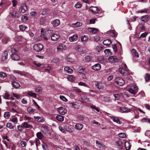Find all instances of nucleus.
I'll use <instances>...</instances> for the list:
<instances>
[{
  "label": "nucleus",
  "mask_w": 150,
  "mask_h": 150,
  "mask_svg": "<svg viewBox=\"0 0 150 150\" xmlns=\"http://www.w3.org/2000/svg\"><path fill=\"white\" fill-rule=\"evenodd\" d=\"M12 54L11 57L12 59L13 60L17 61L19 59L20 57L17 54V51L15 49H12L11 50Z\"/></svg>",
  "instance_id": "1"
},
{
  "label": "nucleus",
  "mask_w": 150,
  "mask_h": 150,
  "mask_svg": "<svg viewBox=\"0 0 150 150\" xmlns=\"http://www.w3.org/2000/svg\"><path fill=\"white\" fill-rule=\"evenodd\" d=\"M138 87L135 85H132L129 89V92L132 94L135 95L138 91Z\"/></svg>",
  "instance_id": "2"
},
{
  "label": "nucleus",
  "mask_w": 150,
  "mask_h": 150,
  "mask_svg": "<svg viewBox=\"0 0 150 150\" xmlns=\"http://www.w3.org/2000/svg\"><path fill=\"white\" fill-rule=\"evenodd\" d=\"M115 81L117 85L120 86L123 85L125 82L120 77L116 78L115 79Z\"/></svg>",
  "instance_id": "3"
},
{
  "label": "nucleus",
  "mask_w": 150,
  "mask_h": 150,
  "mask_svg": "<svg viewBox=\"0 0 150 150\" xmlns=\"http://www.w3.org/2000/svg\"><path fill=\"white\" fill-rule=\"evenodd\" d=\"M27 8L25 3L22 4L19 8V11L21 13H25L27 10Z\"/></svg>",
  "instance_id": "4"
},
{
  "label": "nucleus",
  "mask_w": 150,
  "mask_h": 150,
  "mask_svg": "<svg viewBox=\"0 0 150 150\" xmlns=\"http://www.w3.org/2000/svg\"><path fill=\"white\" fill-rule=\"evenodd\" d=\"M43 48V46L41 44H35L33 46L34 49L37 52H39L42 50Z\"/></svg>",
  "instance_id": "5"
},
{
  "label": "nucleus",
  "mask_w": 150,
  "mask_h": 150,
  "mask_svg": "<svg viewBox=\"0 0 150 150\" xmlns=\"http://www.w3.org/2000/svg\"><path fill=\"white\" fill-rule=\"evenodd\" d=\"M11 16L13 18H18L19 16L18 13L15 10H12L9 13Z\"/></svg>",
  "instance_id": "6"
},
{
  "label": "nucleus",
  "mask_w": 150,
  "mask_h": 150,
  "mask_svg": "<svg viewBox=\"0 0 150 150\" xmlns=\"http://www.w3.org/2000/svg\"><path fill=\"white\" fill-rule=\"evenodd\" d=\"M60 35L57 33L54 34L51 37L52 40L55 41L58 40L60 38Z\"/></svg>",
  "instance_id": "7"
},
{
  "label": "nucleus",
  "mask_w": 150,
  "mask_h": 150,
  "mask_svg": "<svg viewBox=\"0 0 150 150\" xmlns=\"http://www.w3.org/2000/svg\"><path fill=\"white\" fill-rule=\"evenodd\" d=\"M8 53L7 51L5 50L2 53L1 57L2 61H4L6 60L8 58Z\"/></svg>",
  "instance_id": "8"
},
{
  "label": "nucleus",
  "mask_w": 150,
  "mask_h": 150,
  "mask_svg": "<svg viewBox=\"0 0 150 150\" xmlns=\"http://www.w3.org/2000/svg\"><path fill=\"white\" fill-rule=\"evenodd\" d=\"M120 112L121 113H128L130 112V109L128 108L125 107H121L120 108Z\"/></svg>",
  "instance_id": "9"
},
{
  "label": "nucleus",
  "mask_w": 150,
  "mask_h": 150,
  "mask_svg": "<svg viewBox=\"0 0 150 150\" xmlns=\"http://www.w3.org/2000/svg\"><path fill=\"white\" fill-rule=\"evenodd\" d=\"M112 120V121L117 124L120 125L122 124V122H120L119 119L117 117L110 116H109Z\"/></svg>",
  "instance_id": "10"
},
{
  "label": "nucleus",
  "mask_w": 150,
  "mask_h": 150,
  "mask_svg": "<svg viewBox=\"0 0 150 150\" xmlns=\"http://www.w3.org/2000/svg\"><path fill=\"white\" fill-rule=\"evenodd\" d=\"M108 61L112 63L117 62L118 59L115 56H110L108 58Z\"/></svg>",
  "instance_id": "11"
},
{
  "label": "nucleus",
  "mask_w": 150,
  "mask_h": 150,
  "mask_svg": "<svg viewBox=\"0 0 150 150\" xmlns=\"http://www.w3.org/2000/svg\"><path fill=\"white\" fill-rule=\"evenodd\" d=\"M95 84L99 89H102L104 87V85L103 83L97 81L95 82Z\"/></svg>",
  "instance_id": "12"
},
{
  "label": "nucleus",
  "mask_w": 150,
  "mask_h": 150,
  "mask_svg": "<svg viewBox=\"0 0 150 150\" xmlns=\"http://www.w3.org/2000/svg\"><path fill=\"white\" fill-rule=\"evenodd\" d=\"M51 23L53 25V27H56L60 24V21L59 19H56L52 21Z\"/></svg>",
  "instance_id": "13"
},
{
  "label": "nucleus",
  "mask_w": 150,
  "mask_h": 150,
  "mask_svg": "<svg viewBox=\"0 0 150 150\" xmlns=\"http://www.w3.org/2000/svg\"><path fill=\"white\" fill-rule=\"evenodd\" d=\"M57 110L60 114L64 115L67 113V110L62 107H60L57 108Z\"/></svg>",
  "instance_id": "14"
},
{
  "label": "nucleus",
  "mask_w": 150,
  "mask_h": 150,
  "mask_svg": "<svg viewBox=\"0 0 150 150\" xmlns=\"http://www.w3.org/2000/svg\"><path fill=\"white\" fill-rule=\"evenodd\" d=\"M92 69L95 71L99 70L101 68V66L99 64L97 63L92 66Z\"/></svg>",
  "instance_id": "15"
},
{
  "label": "nucleus",
  "mask_w": 150,
  "mask_h": 150,
  "mask_svg": "<svg viewBox=\"0 0 150 150\" xmlns=\"http://www.w3.org/2000/svg\"><path fill=\"white\" fill-rule=\"evenodd\" d=\"M77 39L78 36L76 34L70 37L69 38V40L71 42L76 41Z\"/></svg>",
  "instance_id": "16"
},
{
  "label": "nucleus",
  "mask_w": 150,
  "mask_h": 150,
  "mask_svg": "<svg viewBox=\"0 0 150 150\" xmlns=\"http://www.w3.org/2000/svg\"><path fill=\"white\" fill-rule=\"evenodd\" d=\"M69 81L72 82L76 80V78L72 75H69L67 78Z\"/></svg>",
  "instance_id": "17"
},
{
  "label": "nucleus",
  "mask_w": 150,
  "mask_h": 150,
  "mask_svg": "<svg viewBox=\"0 0 150 150\" xmlns=\"http://www.w3.org/2000/svg\"><path fill=\"white\" fill-rule=\"evenodd\" d=\"M23 127L25 128H33L32 126L26 122H24L22 123Z\"/></svg>",
  "instance_id": "18"
},
{
  "label": "nucleus",
  "mask_w": 150,
  "mask_h": 150,
  "mask_svg": "<svg viewBox=\"0 0 150 150\" xmlns=\"http://www.w3.org/2000/svg\"><path fill=\"white\" fill-rule=\"evenodd\" d=\"M90 10L92 12L96 13L98 12V9L95 7H91L90 8Z\"/></svg>",
  "instance_id": "19"
},
{
  "label": "nucleus",
  "mask_w": 150,
  "mask_h": 150,
  "mask_svg": "<svg viewBox=\"0 0 150 150\" xmlns=\"http://www.w3.org/2000/svg\"><path fill=\"white\" fill-rule=\"evenodd\" d=\"M83 127V125L81 124L76 123L75 125V127L78 130H82Z\"/></svg>",
  "instance_id": "20"
},
{
  "label": "nucleus",
  "mask_w": 150,
  "mask_h": 150,
  "mask_svg": "<svg viewBox=\"0 0 150 150\" xmlns=\"http://www.w3.org/2000/svg\"><path fill=\"white\" fill-rule=\"evenodd\" d=\"M88 30L89 32L93 33H96L98 31V29L96 28H88Z\"/></svg>",
  "instance_id": "21"
},
{
  "label": "nucleus",
  "mask_w": 150,
  "mask_h": 150,
  "mask_svg": "<svg viewBox=\"0 0 150 150\" xmlns=\"http://www.w3.org/2000/svg\"><path fill=\"white\" fill-rule=\"evenodd\" d=\"M149 18V16L148 15H146L142 17L141 18V20L142 21L146 22L147 21Z\"/></svg>",
  "instance_id": "22"
},
{
  "label": "nucleus",
  "mask_w": 150,
  "mask_h": 150,
  "mask_svg": "<svg viewBox=\"0 0 150 150\" xmlns=\"http://www.w3.org/2000/svg\"><path fill=\"white\" fill-rule=\"evenodd\" d=\"M131 53L132 55L136 58H138L139 57V55L138 52L135 49H133L131 51Z\"/></svg>",
  "instance_id": "23"
},
{
  "label": "nucleus",
  "mask_w": 150,
  "mask_h": 150,
  "mask_svg": "<svg viewBox=\"0 0 150 150\" xmlns=\"http://www.w3.org/2000/svg\"><path fill=\"white\" fill-rule=\"evenodd\" d=\"M13 86L16 88H18L20 86V84L18 82L13 81L12 83Z\"/></svg>",
  "instance_id": "24"
},
{
  "label": "nucleus",
  "mask_w": 150,
  "mask_h": 150,
  "mask_svg": "<svg viewBox=\"0 0 150 150\" xmlns=\"http://www.w3.org/2000/svg\"><path fill=\"white\" fill-rule=\"evenodd\" d=\"M64 69L65 71L71 74L73 72L72 69L69 67H65L64 68Z\"/></svg>",
  "instance_id": "25"
},
{
  "label": "nucleus",
  "mask_w": 150,
  "mask_h": 150,
  "mask_svg": "<svg viewBox=\"0 0 150 150\" xmlns=\"http://www.w3.org/2000/svg\"><path fill=\"white\" fill-rule=\"evenodd\" d=\"M131 146V144H130V143L126 141L125 143V147L126 149L128 150L129 149Z\"/></svg>",
  "instance_id": "26"
},
{
  "label": "nucleus",
  "mask_w": 150,
  "mask_h": 150,
  "mask_svg": "<svg viewBox=\"0 0 150 150\" xmlns=\"http://www.w3.org/2000/svg\"><path fill=\"white\" fill-rule=\"evenodd\" d=\"M76 50L81 53H84V52L83 51V49L79 46H77L76 48Z\"/></svg>",
  "instance_id": "27"
},
{
  "label": "nucleus",
  "mask_w": 150,
  "mask_h": 150,
  "mask_svg": "<svg viewBox=\"0 0 150 150\" xmlns=\"http://www.w3.org/2000/svg\"><path fill=\"white\" fill-rule=\"evenodd\" d=\"M111 43V41L109 39L105 40L103 42V44L106 46H109Z\"/></svg>",
  "instance_id": "28"
},
{
  "label": "nucleus",
  "mask_w": 150,
  "mask_h": 150,
  "mask_svg": "<svg viewBox=\"0 0 150 150\" xmlns=\"http://www.w3.org/2000/svg\"><path fill=\"white\" fill-rule=\"evenodd\" d=\"M81 100L82 103H87L88 101L89 98L86 96H83L81 98Z\"/></svg>",
  "instance_id": "29"
},
{
  "label": "nucleus",
  "mask_w": 150,
  "mask_h": 150,
  "mask_svg": "<svg viewBox=\"0 0 150 150\" xmlns=\"http://www.w3.org/2000/svg\"><path fill=\"white\" fill-rule=\"evenodd\" d=\"M82 23L80 22H77L75 23H74L72 24L73 26L74 27H79L81 26L82 25Z\"/></svg>",
  "instance_id": "30"
},
{
  "label": "nucleus",
  "mask_w": 150,
  "mask_h": 150,
  "mask_svg": "<svg viewBox=\"0 0 150 150\" xmlns=\"http://www.w3.org/2000/svg\"><path fill=\"white\" fill-rule=\"evenodd\" d=\"M27 94L30 96L33 97L34 98H36L37 97L36 94L31 91H28Z\"/></svg>",
  "instance_id": "31"
},
{
  "label": "nucleus",
  "mask_w": 150,
  "mask_h": 150,
  "mask_svg": "<svg viewBox=\"0 0 150 150\" xmlns=\"http://www.w3.org/2000/svg\"><path fill=\"white\" fill-rule=\"evenodd\" d=\"M34 118L35 119H36L38 122H42L44 121L42 118L41 117L34 116Z\"/></svg>",
  "instance_id": "32"
},
{
  "label": "nucleus",
  "mask_w": 150,
  "mask_h": 150,
  "mask_svg": "<svg viewBox=\"0 0 150 150\" xmlns=\"http://www.w3.org/2000/svg\"><path fill=\"white\" fill-rule=\"evenodd\" d=\"M3 98L5 99H9L10 95L7 92H6L3 96Z\"/></svg>",
  "instance_id": "33"
},
{
  "label": "nucleus",
  "mask_w": 150,
  "mask_h": 150,
  "mask_svg": "<svg viewBox=\"0 0 150 150\" xmlns=\"http://www.w3.org/2000/svg\"><path fill=\"white\" fill-rule=\"evenodd\" d=\"M56 119L59 121L62 122L64 120V117L60 115H58L56 117Z\"/></svg>",
  "instance_id": "34"
},
{
  "label": "nucleus",
  "mask_w": 150,
  "mask_h": 150,
  "mask_svg": "<svg viewBox=\"0 0 150 150\" xmlns=\"http://www.w3.org/2000/svg\"><path fill=\"white\" fill-rule=\"evenodd\" d=\"M35 109H33L31 107H29L27 109V111L30 113H33L35 112Z\"/></svg>",
  "instance_id": "35"
},
{
  "label": "nucleus",
  "mask_w": 150,
  "mask_h": 150,
  "mask_svg": "<svg viewBox=\"0 0 150 150\" xmlns=\"http://www.w3.org/2000/svg\"><path fill=\"white\" fill-rule=\"evenodd\" d=\"M6 126L10 129H13L14 128V126L10 122L7 123L6 124Z\"/></svg>",
  "instance_id": "36"
},
{
  "label": "nucleus",
  "mask_w": 150,
  "mask_h": 150,
  "mask_svg": "<svg viewBox=\"0 0 150 150\" xmlns=\"http://www.w3.org/2000/svg\"><path fill=\"white\" fill-rule=\"evenodd\" d=\"M88 36L84 35L81 37V39L82 41H86L88 40Z\"/></svg>",
  "instance_id": "37"
},
{
  "label": "nucleus",
  "mask_w": 150,
  "mask_h": 150,
  "mask_svg": "<svg viewBox=\"0 0 150 150\" xmlns=\"http://www.w3.org/2000/svg\"><path fill=\"white\" fill-rule=\"evenodd\" d=\"M4 116L5 118L8 119L10 116L9 112H6L4 114Z\"/></svg>",
  "instance_id": "38"
},
{
  "label": "nucleus",
  "mask_w": 150,
  "mask_h": 150,
  "mask_svg": "<svg viewBox=\"0 0 150 150\" xmlns=\"http://www.w3.org/2000/svg\"><path fill=\"white\" fill-rule=\"evenodd\" d=\"M19 28L20 30L22 31H24L27 28V27L24 25H21L19 26Z\"/></svg>",
  "instance_id": "39"
},
{
  "label": "nucleus",
  "mask_w": 150,
  "mask_h": 150,
  "mask_svg": "<svg viewBox=\"0 0 150 150\" xmlns=\"http://www.w3.org/2000/svg\"><path fill=\"white\" fill-rule=\"evenodd\" d=\"M131 109H132V110H133V111H134V114L135 115V116H134V118H135V119L138 118L139 117V115H135V111H137V108L136 107H134L133 108H131Z\"/></svg>",
  "instance_id": "40"
},
{
  "label": "nucleus",
  "mask_w": 150,
  "mask_h": 150,
  "mask_svg": "<svg viewBox=\"0 0 150 150\" xmlns=\"http://www.w3.org/2000/svg\"><path fill=\"white\" fill-rule=\"evenodd\" d=\"M37 137L39 139H41L42 138V134L41 132H38L36 134Z\"/></svg>",
  "instance_id": "41"
},
{
  "label": "nucleus",
  "mask_w": 150,
  "mask_h": 150,
  "mask_svg": "<svg viewBox=\"0 0 150 150\" xmlns=\"http://www.w3.org/2000/svg\"><path fill=\"white\" fill-rule=\"evenodd\" d=\"M119 70L120 73L122 74H124L125 71H126L125 69L123 68H120Z\"/></svg>",
  "instance_id": "42"
},
{
  "label": "nucleus",
  "mask_w": 150,
  "mask_h": 150,
  "mask_svg": "<svg viewBox=\"0 0 150 150\" xmlns=\"http://www.w3.org/2000/svg\"><path fill=\"white\" fill-rule=\"evenodd\" d=\"M6 76V74L3 72H0V78L4 79Z\"/></svg>",
  "instance_id": "43"
},
{
  "label": "nucleus",
  "mask_w": 150,
  "mask_h": 150,
  "mask_svg": "<svg viewBox=\"0 0 150 150\" xmlns=\"http://www.w3.org/2000/svg\"><path fill=\"white\" fill-rule=\"evenodd\" d=\"M110 33V35L112 37H115L117 35V33H115V30H111Z\"/></svg>",
  "instance_id": "44"
},
{
  "label": "nucleus",
  "mask_w": 150,
  "mask_h": 150,
  "mask_svg": "<svg viewBox=\"0 0 150 150\" xmlns=\"http://www.w3.org/2000/svg\"><path fill=\"white\" fill-rule=\"evenodd\" d=\"M118 136L119 137L122 138H125L126 137V135L124 133H120L118 134Z\"/></svg>",
  "instance_id": "45"
},
{
  "label": "nucleus",
  "mask_w": 150,
  "mask_h": 150,
  "mask_svg": "<svg viewBox=\"0 0 150 150\" xmlns=\"http://www.w3.org/2000/svg\"><path fill=\"white\" fill-rule=\"evenodd\" d=\"M82 6V5L80 2H77L75 4V7L76 8H81Z\"/></svg>",
  "instance_id": "46"
},
{
  "label": "nucleus",
  "mask_w": 150,
  "mask_h": 150,
  "mask_svg": "<svg viewBox=\"0 0 150 150\" xmlns=\"http://www.w3.org/2000/svg\"><path fill=\"white\" fill-rule=\"evenodd\" d=\"M91 108L95 110L98 112H99L100 111L99 108H98L96 107L94 105H91Z\"/></svg>",
  "instance_id": "47"
},
{
  "label": "nucleus",
  "mask_w": 150,
  "mask_h": 150,
  "mask_svg": "<svg viewBox=\"0 0 150 150\" xmlns=\"http://www.w3.org/2000/svg\"><path fill=\"white\" fill-rule=\"evenodd\" d=\"M148 10L146 8H144L143 10L140 11H137V13H146L147 12Z\"/></svg>",
  "instance_id": "48"
},
{
  "label": "nucleus",
  "mask_w": 150,
  "mask_h": 150,
  "mask_svg": "<svg viewBox=\"0 0 150 150\" xmlns=\"http://www.w3.org/2000/svg\"><path fill=\"white\" fill-rule=\"evenodd\" d=\"M59 98L61 100L64 102H67L68 100L67 99L63 96L60 95Z\"/></svg>",
  "instance_id": "49"
},
{
  "label": "nucleus",
  "mask_w": 150,
  "mask_h": 150,
  "mask_svg": "<svg viewBox=\"0 0 150 150\" xmlns=\"http://www.w3.org/2000/svg\"><path fill=\"white\" fill-rule=\"evenodd\" d=\"M91 57L89 56H87L85 57L84 59L86 62H89L91 59Z\"/></svg>",
  "instance_id": "50"
},
{
  "label": "nucleus",
  "mask_w": 150,
  "mask_h": 150,
  "mask_svg": "<svg viewBox=\"0 0 150 150\" xmlns=\"http://www.w3.org/2000/svg\"><path fill=\"white\" fill-rule=\"evenodd\" d=\"M41 36L44 39L47 40V38H46L43 34V30L42 29H41Z\"/></svg>",
  "instance_id": "51"
},
{
  "label": "nucleus",
  "mask_w": 150,
  "mask_h": 150,
  "mask_svg": "<svg viewBox=\"0 0 150 150\" xmlns=\"http://www.w3.org/2000/svg\"><path fill=\"white\" fill-rule=\"evenodd\" d=\"M33 63L34 65H35V66L38 67H40L42 65V64L40 63H38L36 61H33Z\"/></svg>",
  "instance_id": "52"
},
{
  "label": "nucleus",
  "mask_w": 150,
  "mask_h": 150,
  "mask_svg": "<svg viewBox=\"0 0 150 150\" xmlns=\"http://www.w3.org/2000/svg\"><path fill=\"white\" fill-rule=\"evenodd\" d=\"M66 60L67 62H74V60L72 58L67 57L66 58Z\"/></svg>",
  "instance_id": "53"
},
{
  "label": "nucleus",
  "mask_w": 150,
  "mask_h": 150,
  "mask_svg": "<svg viewBox=\"0 0 150 150\" xmlns=\"http://www.w3.org/2000/svg\"><path fill=\"white\" fill-rule=\"evenodd\" d=\"M84 70V69L81 67H79L78 69V71L79 73H83V72Z\"/></svg>",
  "instance_id": "54"
},
{
  "label": "nucleus",
  "mask_w": 150,
  "mask_h": 150,
  "mask_svg": "<svg viewBox=\"0 0 150 150\" xmlns=\"http://www.w3.org/2000/svg\"><path fill=\"white\" fill-rule=\"evenodd\" d=\"M78 119L80 121H83L84 120V117L81 115L78 116L77 117Z\"/></svg>",
  "instance_id": "55"
},
{
  "label": "nucleus",
  "mask_w": 150,
  "mask_h": 150,
  "mask_svg": "<svg viewBox=\"0 0 150 150\" xmlns=\"http://www.w3.org/2000/svg\"><path fill=\"white\" fill-rule=\"evenodd\" d=\"M57 50H58L60 51L62 50L63 49V47L62 45H59L57 47Z\"/></svg>",
  "instance_id": "56"
},
{
  "label": "nucleus",
  "mask_w": 150,
  "mask_h": 150,
  "mask_svg": "<svg viewBox=\"0 0 150 150\" xmlns=\"http://www.w3.org/2000/svg\"><path fill=\"white\" fill-rule=\"evenodd\" d=\"M113 95L116 100H119L120 98V96L119 94H113Z\"/></svg>",
  "instance_id": "57"
},
{
  "label": "nucleus",
  "mask_w": 150,
  "mask_h": 150,
  "mask_svg": "<svg viewBox=\"0 0 150 150\" xmlns=\"http://www.w3.org/2000/svg\"><path fill=\"white\" fill-rule=\"evenodd\" d=\"M148 34V33L147 32H145L144 33H143L141 34L139 37V38H144L146 37V36Z\"/></svg>",
  "instance_id": "58"
},
{
  "label": "nucleus",
  "mask_w": 150,
  "mask_h": 150,
  "mask_svg": "<svg viewBox=\"0 0 150 150\" xmlns=\"http://www.w3.org/2000/svg\"><path fill=\"white\" fill-rule=\"evenodd\" d=\"M9 39L8 38L5 37L3 40V42L4 44L7 43V42L9 40Z\"/></svg>",
  "instance_id": "59"
},
{
  "label": "nucleus",
  "mask_w": 150,
  "mask_h": 150,
  "mask_svg": "<svg viewBox=\"0 0 150 150\" xmlns=\"http://www.w3.org/2000/svg\"><path fill=\"white\" fill-rule=\"evenodd\" d=\"M116 143L118 146L119 147L121 146L122 144V142L120 140H118L116 141Z\"/></svg>",
  "instance_id": "60"
},
{
  "label": "nucleus",
  "mask_w": 150,
  "mask_h": 150,
  "mask_svg": "<svg viewBox=\"0 0 150 150\" xmlns=\"http://www.w3.org/2000/svg\"><path fill=\"white\" fill-rule=\"evenodd\" d=\"M59 130L61 132H62L65 134L66 133V132L64 130V129H63L62 127L61 126H59Z\"/></svg>",
  "instance_id": "61"
},
{
  "label": "nucleus",
  "mask_w": 150,
  "mask_h": 150,
  "mask_svg": "<svg viewBox=\"0 0 150 150\" xmlns=\"http://www.w3.org/2000/svg\"><path fill=\"white\" fill-rule=\"evenodd\" d=\"M145 136L150 137V131L147 130L145 133Z\"/></svg>",
  "instance_id": "62"
},
{
  "label": "nucleus",
  "mask_w": 150,
  "mask_h": 150,
  "mask_svg": "<svg viewBox=\"0 0 150 150\" xmlns=\"http://www.w3.org/2000/svg\"><path fill=\"white\" fill-rule=\"evenodd\" d=\"M149 119L144 117L142 119L141 121L143 122H148Z\"/></svg>",
  "instance_id": "63"
},
{
  "label": "nucleus",
  "mask_w": 150,
  "mask_h": 150,
  "mask_svg": "<svg viewBox=\"0 0 150 150\" xmlns=\"http://www.w3.org/2000/svg\"><path fill=\"white\" fill-rule=\"evenodd\" d=\"M145 79L146 81L150 80V75L146 74L145 77Z\"/></svg>",
  "instance_id": "64"
}]
</instances>
